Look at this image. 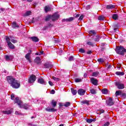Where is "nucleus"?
<instances>
[{
	"label": "nucleus",
	"instance_id": "6ab92c4d",
	"mask_svg": "<svg viewBox=\"0 0 126 126\" xmlns=\"http://www.w3.org/2000/svg\"><path fill=\"white\" fill-rule=\"evenodd\" d=\"M31 11H27V12H26V13L25 14H24L23 15V16H24V17H26L27 16H29V15H31Z\"/></svg>",
	"mask_w": 126,
	"mask_h": 126
},
{
	"label": "nucleus",
	"instance_id": "7c9ffc66",
	"mask_svg": "<svg viewBox=\"0 0 126 126\" xmlns=\"http://www.w3.org/2000/svg\"><path fill=\"white\" fill-rule=\"evenodd\" d=\"M75 82H81L82 81V79L80 78H76L75 79Z\"/></svg>",
	"mask_w": 126,
	"mask_h": 126
},
{
	"label": "nucleus",
	"instance_id": "bb28decb",
	"mask_svg": "<svg viewBox=\"0 0 126 126\" xmlns=\"http://www.w3.org/2000/svg\"><path fill=\"white\" fill-rule=\"evenodd\" d=\"M71 91L73 95H76V94L77 93V91H76V90H74V89L72 88L71 89Z\"/></svg>",
	"mask_w": 126,
	"mask_h": 126
},
{
	"label": "nucleus",
	"instance_id": "79ce46f5",
	"mask_svg": "<svg viewBox=\"0 0 126 126\" xmlns=\"http://www.w3.org/2000/svg\"><path fill=\"white\" fill-rule=\"evenodd\" d=\"M52 78L55 80V81H60V78H59L53 76Z\"/></svg>",
	"mask_w": 126,
	"mask_h": 126
},
{
	"label": "nucleus",
	"instance_id": "774afa93",
	"mask_svg": "<svg viewBox=\"0 0 126 126\" xmlns=\"http://www.w3.org/2000/svg\"><path fill=\"white\" fill-rule=\"evenodd\" d=\"M86 76H87V74H86V73L84 74V77H86Z\"/></svg>",
	"mask_w": 126,
	"mask_h": 126
},
{
	"label": "nucleus",
	"instance_id": "c756f323",
	"mask_svg": "<svg viewBox=\"0 0 126 126\" xmlns=\"http://www.w3.org/2000/svg\"><path fill=\"white\" fill-rule=\"evenodd\" d=\"M116 74H117V75H124L125 73H124V72L117 71L116 72Z\"/></svg>",
	"mask_w": 126,
	"mask_h": 126
},
{
	"label": "nucleus",
	"instance_id": "58836bf2",
	"mask_svg": "<svg viewBox=\"0 0 126 126\" xmlns=\"http://www.w3.org/2000/svg\"><path fill=\"white\" fill-rule=\"evenodd\" d=\"M121 94H122V91H116L115 93L116 96H119V95H121Z\"/></svg>",
	"mask_w": 126,
	"mask_h": 126
},
{
	"label": "nucleus",
	"instance_id": "39448f33",
	"mask_svg": "<svg viewBox=\"0 0 126 126\" xmlns=\"http://www.w3.org/2000/svg\"><path fill=\"white\" fill-rule=\"evenodd\" d=\"M6 40L8 44V46L10 49H14V45L10 42V39H9V37L8 36H7L6 37Z\"/></svg>",
	"mask_w": 126,
	"mask_h": 126
},
{
	"label": "nucleus",
	"instance_id": "603ef678",
	"mask_svg": "<svg viewBox=\"0 0 126 126\" xmlns=\"http://www.w3.org/2000/svg\"><path fill=\"white\" fill-rule=\"evenodd\" d=\"M87 54H88V55H90V54H92V51L91 50H89V51H88L87 52Z\"/></svg>",
	"mask_w": 126,
	"mask_h": 126
},
{
	"label": "nucleus",
	"instance_id": "a211bd4d",
	"mask_svg": "<svg viewBox=\"0 0 126 126\" xmlns=\"http://www.w3.org/2000/svg\"><path fill=\"white\" fill-rule=\"evenodd\" d=\"M115 5L109 4L106 6V9H113V8H115Z\"/></svg>",
	"mask_w": 126,
	"mask_h": 126
},
{
	"label": "nucleus",
	"instance_id": "338daca9",
	"mask_svg": "<svg viewBox=\"0 0 126 126\" xmlns=\"http://www.w3.org/2000/svg\"><path fill=\"white\" fill-rule=\"evenodd\" d=\"M39 55H43V52H39Z\"/></svg>",
	"mask_w": 126,
	"mask_h": 126
},
{
	"label": "nucleus",
	"instance_id": "680f3d73",
	"mask_svg": "<svg viewBox=\"0 0 126 126\" xmlns=\"http://www.w3.org/2000/svg\"><path fill=\"white\" fill-rule=\"evenodd\" d=\"M28 2H32L33 1V0H27Z\"/></svg>",
	"mask_w": 126,
	"mask_h": 126
},
{
	"label": "nucleus",
	"instance_id": "69168bd1",
	"mask_svg": "<svg viewBox=\"0 0 126 126\" xmlns=\"http://www.w3.org/2000/svg\"><path fill=\"white\" fill-rule=\"evenodd\" d=\"M35 55H36V56H40V53L37 52L35 53Z\"/></svg>",
	"mask_w": 126,
	"mask_h": 126
},
{
	"label": "nucleus",
	"instance_id": "cd10ccee",
	"mask_svg": "<svg viewBox=\"0 0 126 126\" xmlns=\"http://www.w3.org/2000/svg\"><path fill=\"white\" fill-rule=\"evenodd\" d=\"M96 120L95 119H87V123H88L89 124H91L93 122H95Z\"/></svg>",
	"mask_w": 126,
	"mask_h": 126
},
{
	"label": "nucleus",
	"instance_id": "bf43d9fd",
	"mask_svg": "<svg viewBox=\"0 0 126 126\" xmlns=\"http://www.w3.org/2000/svg\"><path fill=\"white\" fill-rule=\"evenodd\" d=\"M105 50V47H101V51H104Z\"/></svg>",
	"mask_w": 126,
	"mask_h": 126
},
{
	"label": "nucleus",
	"instance_id": "4c0bfd02",
	"mask_svg": "<svg viewBox=\"0 0 126 126\" xmlns=\"http://www.w3.org/2000/svg\"><path fill=\"white\" fill-rule=\"evenodd\" d=\"M90 91H91V93L93 94H96V90L94 89H91Z\"/></svg>",
	"mask_w": 126,
	"mask_h": 126
},
{
	"label": "nucleus",
	"instance_id": "1a4fd4ad",
	"mask_svg": "<svg viewBox=\"0 0 126 126\" xmlns=\"http://www.w3.org/2000/svg\"><path fill=\"white\" fill-rule=\"evenodd\" d=\"M44 68H52L54 66L49 62H47L44 64Z\"/></svg>",
	"mask_w": 126,
	"mask_h": 126
},
{
	"label": "nucleus",
	"instance_id": "09e8293b",
	"mask_svg": "<svg viewBox=\"0 0 126 126\" xmlns=\"http://www.w3.org/2000/svg\"><path fill=\"white\" fill-rule=\"evenodd\" d=\"M110 125V122H107L104 124L103 126H109Z\"/></svg>",
	"mask_w": 126,
	"mask_h": 126
},
{
	"label": "nucleus",
	"instance_id": "0e129e2a",
	"mask_svg": "<svg viewBox=\"0 0 126 126\" xmlns=\"http://www.w3.org/2000/svg\"><path fill=\"white\" fill-rule=\"evenodd\" d=\"M54 41H55V43H59V40H55Z\"/></svg>",
	"mask_w": 126,
	"mask_h": 126
},
{
	"label": "nucleus",
	"instance_id": "2eb2a0df",
	"mask_svg": "<svg viewBox=\"0 0 126 126\" xmlns=\"http://www.w3.org/2000/svg\"><path fill=\"white\" fill-rule=\"evenodd\" d=\"M45 110L47 111V112H57V109L53 108H47L45 109Z\"/></svg>",
	"mask_w": 126,
	"mask_h": 126
},
{
	"label": "nucleus",
	"instance_id": "72a5a7b5",
	"mask_svg": "<svg viewBox=\"0 0 126 126\" xmlns=\"http://www.w3.org/2000/svg\"><path fill=\"white\" fill-rule=\"evenodd\" d=\"M98 75H99V72L98 71L93 73V75H92L93 76L96 77V76H98Z\"/></svg>",
	"mask_w": 126,
	"mask_h": 126
},
{
	"label": "nucleus",
	"instance_id": "473e14b6",
	"mask_svg": "<svg viewBox=\"0 0 126 126\" xmlns=\"http://www.w3.org/2000/svg\"><path fill=\"white\" fill-rule=\"evenodd\" d=\"M97 62H98V63H103L105 62V60L102 58L98 59L97 60Z\"/></svg>",
	"mask_w": 126,
	"mask_h": 126
},
{
	"label": "nucleus",
	"instance_id": "052dcab7",
	"mask_svg": "<svg viewBox=\"0 0 126 126\" xmlns=\"http://www.w3.org/2000/svg\"><path fill=\"white\" fill-rule=\"evenodd\" d=\"M0 10H1V11H4V8H1L0 9Z\"/></svg>",
	"mask_w": 126,
	"mask_h": 126
},
{
	"label": "nucleus",
	"instance_id": "7ed1b4c3",
	"mask_svg": "<svg viewBox=\"0 0 126 126\" xmlns=\"http://www.w3.org/2000/svg\"><path fill=\"white\" fill-rule=\"evenodd\" d=\"M115 51L117 54L121 56H124L125 53H126V49L122 46H116Z\"/></svg>",
	"mask_w": 126,
	"mask_h": 126
},
{
	"label": "nucleus",
	"instance_id": "423d86ee",
	"mask_svg": "<svg viewBox=\"0 0 126 126\" xmlns=\"http://www.w3.org/2000/svg\"><path fill=\"white\" fill-rule=\"evenodd\" d=\"M36 76L34 75L33 74L31 75L29 79V83H33V82L36 81Z\"/></svg>",
	"mask_w": 126,
	"mask_h": 126
},
{
	"label": "nucleus",
	"instance_id": "2f4dec72",
	"mask_svg": "<svg viewBox=\"0 0 126 126\" xmlns=\"http://www.w3.org/2000/svg\"><path fill=\"white\" fill-rule=\"evenodd\" d=\"M82 104H87V105H89V101L87 100H83L81 101Z\"/></svg>",
	"mask_w": 126,
	"mask_h": 126
},
{
	"label": "nucleus",
	"instance_id": "ddd939ff",
	"mask_svg": "<svg viewBox=\"0 0 126 126\" xmlns=\"http://www.w3.org/2000/svg\"><path fill=\"white\" fill-rule=\"evenodd\" d=\"M2 113L4 114V115H11V113H12V109H10L7 111H2Z\"/></svg>",
	"mask_w": 126,
	"mask_h": 126
},
{
	"label": "nucleus",
	"instance_id": "6e6d98bb",
	"mask_svg": "<svg viewBox=\"0 0 126 126\" xmlns=\"http://www.w3.org/2000/svg\"><path fill=\"white\" fill-rule=\"evenodd\" d=\"M47 26H48V27H53V25H52V24H48L47 25Z\"/></svg>",
	"mask_w": 126,
	"mask_h": 126
},
{
	"label": "nucleus",
	"instance_id": "a19ab883",
	"mask_svg": "<svg viewBox=\"0 0 126 126\" xmlns=\"http://www.w3.org/2000/svg\"><path fill=\"white\" fill-rule=\"evenodd\" d=\"M90 34H93L94 35H96V32L94 30H91L89 32Z\"/></svg>",
	"mask_w": 126,
	"mask_h": 126
},
{
	"label": "nucleus",
	"instance_id": "b1692460",
	"mask_svg": "<svg viewBox=\"0 0 126 126\" xmlns=\"http://www.w3.org/2000/svg\"><path fill=\"white\" fill-rule=\"evenodd\" d=\"M57 101H55L54 100H53L51 102V105L53 106L54 108L57 106Z\"/></svg>",
	"mask_w": 126,
	"mask_h": 126
},
{
	"label": "nucleus",
	"instance_id": "f3484780",
	"mask_svg": "<svg viewBox=\"0 0 126 126\" xmlns=\"http://www.w3.org/2000/svg\"><path fill=\"white\" fill-rule=\"evenodd\" d=\"M38 83H40V84H46V82L45 80L43 78H39L38 80Z\"/></svg>",
	"mask_w": 126,
	"mask_h": 126
},
{
	"label": "nucleus",
	"instance_id": "5fc2aeb1",
	"mask_svg": "<svg viewBox=\"0 0 126 126\" xmlns=\"http://www.w3.org/2000/svg\"><path fill=\"white\" fill-rule=\"evenodd\" d=\"M86 9L88 10V9H90V5H88L87 6V7H86Z\"/></svg>",
	"mask_w": 126,
	"mask_h": 126
},
{
	"label": "nucleus",
	"instance_id": "ea45409f",
	"mask_svg": "<svg viewBox=\"0 0 126 126\" xmlns=\"http://www.w3.org/2000/svg\"><path fill=\"white\" fill-rule=\"evenodd\" d=\"M79 53H82V54H84L85 53V50H84V49L81 48L79 50Z\"/></svg>",
	"mask_w": 126,
	"mask_h": 126
},
{
	"label": "nucleus",
	"instance_id": "f704fd0d",
	"mask_svg": "<svg viewBox=\"0 0 126 126\" xmlns=\"http://www.w3.org/2000/svg\"><path fill=\"white\" fill-rule=\"evenodd\" d=\"M101 92L103 94H108V90L104 89L101 91Z\"/></svg>",
	"mask_w": 126,
	"mask_h": 126
},
{
	"label": "nucleus",
	"instance_id": "4468645a",
	"mask_svg": "<svg viewBox=\"0 0 126 126\" xmlns=\"http://www.w3.org/2000/svg\"><path fill=\"white\" fill-rule=\"evenodd\" d=\"M91 82L94 85H98V81L97 79H95L94 78H92L91 79Z\"/></svg>",
	"mask_w": 126,
	"mask_h": 126
},
{
	"label": "nucleus",
	"instance_id": "e2e57ef3",
	"mask_svg": "<svg viewBox=\"0 0 126 126\" xmlns=\"http://www.w3.org/2000/svg\"><path fill=\"white\" fill-rule=\"evenodd\" d=\"M79 14H77L75 16L76 18H77L79 16Z\"/></svg>",
	"mask_w": 126,
	"mask_h": 126
},
{
	"label": "nucleus",
	"instance_id": "c85d7f7f",
	"mask_svg": "<svg viewBox=\"0 0 126 126\" xmlns=\"http://www.w3.org/2000/svg\"><path fill=\"white\" fill-rule=\"evenodd\" d=\"M9 39L10 41H11L12 43H13L14 44H15V43H17V40L12 39V36H10Z\"/></svg>",
	"mask_w": 126,
	"mask_h": 126
},
{
	"label": "nucleus",
	"instance_id": "4be33fe9",
	"mask_svg": "<svg viewBox=\"0 0 126 126\" xmlns=\"http://www.w3.org/2000/svg\"><path fill=\"white\" fill-rule=\"evenodd\" d=\"M104 113H105V110H104V109H99L96 111V114L97 115H101V114H103Z\"/></svg>",
	"mask_w": 126,
	"mask_h": 126
},
{
	"label": "nucleus",
	"instance_id": "864d4df0",
	"mask_svg": "<svg viewBox=\"0 0 126 126\" xmlns=\"http://www.w3.org/2000/svg\"><path fill=\"white\" fill-rule=\"evenodd\" d=\"M59 106H60V107H63V106H64V104L62 103H59Z\"/></svg>",
	"mask_w": 126,
	"mask_h": 126
},
{
	"label": "nucleus",
	"instance_id": "37998d69",
	"mask_svg": "<svg viewBox=\"0 0 126 126\" xmlns=\"http://www.w3.org/2000/svg\"><path fill=\"white\" fill-rule=\"evenodd\" d=\"M98 19V20L103 21L104 20V17L103 16H99Z\"/></svg>",
	"mask_w": 126,
	"mask_h": 126
},
{
	"label": "nucleus",
	"instance_id": "8fccbe9b",
	"mask_svg": "<svg viewBox=\"0 0 126 126\" xmlns=\"http://www.w3.org/2000/svg\"><path fill=\"white\" fill-rule=\"evenodd\" d=\"M14 97H15L14 94H12L11 95V99L12 100H14Z\"/></svg>",
	"mask_w": 126,
	"mask_h": 126
},
{
	"label": "nucleus",
	"instance_id": "3c124183",
	"mask_svg": "<svg viewBox=\"0 0 126 126\" xmlns=\"http://www.w3.org/2000/svg\"><path fill=\"white\" fill-rule=\"evenodd\" d=\"M48 83L51 86H53V85H54V84H53V82H52V81H49L48 82Z\"/></svg>",
	"mask_w": 126,
	"mask_h": 126
},
{
	"label": "nucleus",
	"instance_id": "dca6fc26",
	"mask_svg": "<svg viewBox=\"0 0 126 126\" xmlns=\"http://www.w3.org/2000/svg\"><path fill=\"white\" fill-rule=\"evenodd\" d=\"M73 20V17H70L68 19H64L62 20L63 22H64L65 21L70 22Z\"/></svg>",
	"mask_w": 126,
	"mask_h": 126
},
{
	"label": "nucleus",
	"instance_id": "20e7f679",
	"mask_svg": "<svg viewBox=\"0 0 126 126\" xmlns=\"http://www.w3.org/2000/svg\"><path fill=\"white\" fill-rule=\"evenodd\" d=\"M60 18V15L58 13L56 12L53 15H51V19L52 21H56Z\"/></svg>",
	"mask_w": 126,
	"mask_h": 126
},
{
	"label": "nucleus",
	"instance_id": "13d9d810",
	"mask_svg": "<svg viewBox=\"0 0 126 126\" xmlns=\"http://www.w3.org/2000/svg\"><path fill=\"white\" fill-rule=\"evenodd\" d=\"M111 67H112V65L109 64L108 66H107V68H111Z\"/></svg>",
	"mask_w": 126,
	"mask_h": 126
},
{
	"label": "nucleus",
	"instance_id": "f8f14e48",
	"mask_svg": "<svg viewBox=\"0 0 126 126\" xmlns=\"http://www.w3.org/2000/svg\"><path fill=\"white\" fill-rule=\"evenodd\" d=\"M85 90H84V89H80L78 90V94H79V95H84V94H85Z\"/></svg>",
	"mask_w": 126,
	"mask_h": 126
},
{
	"label": "nucleus",
	"instance_id": "a878e982",
	"mask_svg": "<svg viewBox=\"0 0 126 126\" xmlns=\"http://www.w3.org/2000/svg\"><path fill=\"white\" fill-rule=\"evenodd\" d=\"M50 19H52V15H49L46 16L45 18V21H49Z\"/></svg>",
	"mask_w": 126,
	"mask_h": 126
},
{
	"label": "nucleus",
	"instance_id": "c9c22d12",
	"mask_svg": "<svg viewBox=\"0 0 126 126\" xmlns=\"http://www.w3.org/2000/svg\"><path fill=\"white\" fill-rule=\"evenodd\" d=\"M99 40H100V36H99V35H96L94 39V41L95 42H98V41H99Z\"/></svg>",
	"mask_w": 126,
	"mask_h": 126
},
{
	"label": "nucleus",
	"instance_id": "e433bc0d",
	"mask_svg": "<svg viewBox=\"0 0 126 126\" xmlns=\"http://www.w3.org/2000/svg\"><path fill=\"white\" fill-rule=\"evenodd\" d=\"M69 106H70V102H66L65 104H64V106L67 107H69Z\"/></svg>",
	"mask_w": 126,
	"mask_h": 126
},
{
	"label": "nucleus",
	"instance_id": "6e6552de",
	"mask_svg": "<svg viewBox=\"0 0 126 126\" xmlns=\"http://www.w3.org/2000/svg\"><path fill=\"white\" fill-rule=\"evenodd\" d=\"M106 103L108 106H113V105L115 104V102L113 101V99H112L111 97H109V99L106 101Z\"/></svg>",
	"mask_w": 126,
	"mask_h": 126
},
{
	"label": "nucleus",
	"instance_id": "de8ad7c7",
	"mask_svg": "<svg viewBox=\"0 0 126 126\" xmlns=\"http://www.w3.org/2000/svg\"><path fill=\"white\" fill-rule=\"evenodd\" d=\"M83 17H84V16L83 15H81L80 16V17L79 18L78 20H79L80 21H81V20H82V19H83Z\"/></svg>",
	"mask_w": 126,
	"mask_h": 126
},
{
	"label": "nucleus",
	"instance_id": "f257e3e1",
	"mask_svg": "<svg viewBox=\"0 0 126 126\" xmlns=\"http://www.w3.org/2000/svg\"><path fill=\"white\" fill-rule=\"evenodd\" d=\"M7 80L9 84H10L11 86L13 87V88H15V89H17V88H19L20 86V84L18 83V81L13 77L11 76L7 77Z\"/></svg>",
	"mask_w": 126,
	"mask_h": 126
},
{
	"label": "nucleus",
	"instance_id": "f03ea898",
	"mask_svg": "<svg viewBox=\"0 0 126 126\" xmlns=\"http://www.w3.org/2000/svg\"><path fill=\"white\" fill-rule=\"evenodd\" d=\"M15 103H17L20 108H23L25 110H27L30 107V105L27 104H22V101L18 97L15 98Z\"/></svg>",
	"mask_w": 126,
	"mask_h": 126
},
{
	"label": "nucleus",
	"instance_id": "a18cd8bd",
	"mask_svg": "<svg viewBox=\"0 0 126 126\" xmlns=\"http://www.w3.org/2000/svg\"><path fill=\"white\" fill-rule=\"evenodd\" d=\"M68 61H69V62H72V61H73V56H70V57L69 58Z\"/></svg>",
	"mask_w": 126,
	"mask_h": 126
},
{
	"label": "nucleus",
	"instance_id": "412c9836",
	"mask_svg": "<svg viewBox=\"0 0 126 126\" xmlns=\"http://www.w3.org/2000/svg\"><path fill=\"white\" fill-rule=\"evenodd\" d=\"M12 27L13 28H18V27H19V26L18 25V24H17L16 22H14L12 24Z\"/></svg>",
	"mask_w": 126,
	"mask_h": 126
},
{
	"label": "nucleus",
	"instance_id": "393cba45",
	"mask_svg": "<svg viewBox=\"0 0 126 126\" xmlns=\"http://www.w3.org/2000/svg\"><path fill=\"white\" fill-rule=\"evenodd\" d=\"M119 17V16H118V14H114L112 15V18L113 19H114V20H117V19H118V18Z\"/></svg>",
	"mask_w": 126,
	"mask_h": 126
},
{
	"label": "nucleus",
	"instance_id": "4d7b16f0",
	"mask_svg": "<svg viewBox=\"0 0 126 126\" xmlns=\"http://www.w3.org/2000/svg\"><path fill=\"white\" fill-rule=\"evenodd\" d=\"M51 94H55V90H51Z\"/></svg>",
	"mask_w": 126,
	"mask_h": 126
},
{
	"label": "nucleus",
	"instance_id": "9d476101",
	"mask_svg": "<svg viewBox=\"0 0 126 126\" xmlns=\"http://www.w3.org/2000/svg\"><path fill=\"white\" fill-rule=\"evenodd\" d=\"M25 58L27 61H28V62L31 63V60H30V58H31V53H28V54H27Z\"/></svg>",
	"mask_w": 126,
	"mask_h": 126
},
{
	"label": "nucleus",
	"instance_id": "aec40b11",
	"mask_svg": "<svg viewBox=\"0 0 126 126\" xmlns=\"http://www.w3.org/2000/svg\"><path fill=\"white\" fill-rule=\"evenodd\" d=\"M31 39L33 41V42H39V38L36 36H32L31 37Z\"/></svg>",
	"mask_w": 126,
	"mask_h": 126
},
{
	"label": "nucleus",
	"instance_id": "5701e85b",
	"mask_svg": "<svg viewBox=\"0 0 126 126\" xmlns=\"http://www.w3.org/2000/svg\"><path fill=\"white\" fill-rule=\"evenodd\" d=\"M44 10L46 13L49 11H51V7L49 6H46L44 8Z\"/></svg>",
	"mask_w": 126,
	"mask_h": 126
},
{
	"label": "nucleus",
	"instance_id": "49530a36",
	"mask_svg": "<svg viewBox=\"0 0 126 126\" xmlns=\"http://www.w3.org/2000/svg\"><path fill=\"white\" fill-rule=\"evenodd\" d=\"M87 45H89V46H93V43L91 42V41H88L87 42Z\"/></svg>",
	"mask_w": 126,
	"mask_h": 126
},
{
	"label": "nucleus",
	"instance_id": "c03bdc74",
	"mask_svg": "<svg viewBox=\"0 0 126 126\" xmlns=\"http://www.w3.org/2000/svg\"><path fill=\"white\" fill-rule=\"evenodd\" d=\"M6 61H10V57L7 55L5 56Z\"/></svg>",
	"mask_w": 126,
	"mask_h": 126
},
{
	"label": "nucleus",
	"instance_id": "0eeeda50",
	"mask_svg": "<svg viewBox=\"0 0 126 126\" xmlns=\"http://www.w3.org/2000/svg\"><path fill=\"white\" fill-rule=\"evenodd\" d=\"M115 85L118 89H124V88H125V85L123 83H121V82H116L115 83Z\"/></svg>",
	"mask_w": 126,
	"mask_h": 126
},
{
	"label": "nucleus",
	"instance_id": "9b49d317",
	"mask_svg": "<svg viewBox=\"0 0 126 126\" xmlns=\"http://www.w3.org/2000/svg\"><path fill=\"white\" fill-rule=\"evenodd\" d=\"M34 63H37V64H41V58L39 57H37L34 60Z\"/></svg>",
	"mask_w": 126,
	"mask_h": 126
}]
</instances>
